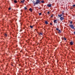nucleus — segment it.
Here are the masks:
<instances>
[{
  "label": "nucleus",
  "instance_id": "21",
  "mask_svg": "<svg viewBox=\"0 0 75 75\" xmlns=\"http://www.w3.org/2000/svg\"><path fill=\"white\" fill-rule=\"evenodd\" d=\"M39 16H40V15H41L42 14V13H39Z\"/></svg>",
  "mask_w": 75,
  "mask_h": 75
},
{
  "label": "nucleus",
  "instance_id": "1",
  "mask_svg": "<svg viewBox=\"0 0 75 75\" xmlns=\"http://www.w3.org/2000/svg\"><path fill=\"white\" fill-rule=\"evenodd\" d=\"M36 1H33V3L34 4V6H35L37 4H41V2L42 3H44V1L42 0L41 1V0H35Z\"/></svg>",
  "mask_w": 75,
  "mask_h": 75
},
{
  "label": "nucleus",
  "instance_id": "10",
  "mask_svg": "<svg viewBox=\"0 0 75 75\" xmlns=\"http://www.w3.org/2000/svg\"><path fill=\"white\" fill-rule=\"evenodd\" d=\"M70 44L71 45H73V42H70Z\"/></svg>",
  "mask_w": 75,
  "mask_h": 75
},
{
  "label": "nucleus",
  "instance_id": "28",
  "mask_svg": "<svg viewBox=\"0 0 75 75\" xmlns=\"http://www.w3.org/2000/svg\"><path fill=\"white\" fill-rule=\"evenodd\" d=\"M10 22L11 23H12V22H11V21H10Z\"/></svg>",
  "mask_w": 75,
  "mask_h": 75
},
{
  "label": "nucleus",
  "instance_id": "9",
  "mask_svg": "<svg viewBox=\"0 0 75 75\" xmlns=\"http://www.w3.org/2000/svg\"><path fill=\"white\" fill-rule=\"evenodd\" d=\"M54 23H57V20L55 19V20H54Z\"/></svg>",
  "mask_w": 75,
  "mask_h": 75
},
{
  "label": "nucleus",
  "instance_id": "5",
  "mask_svg": "<svg viewBox=\"0 0 75 75\" xmlns=\"http://www.w3.org/2000/svg\"><path fill=\"white\" fill-rule=\"evenodd\" d=\"M39 35H43V33H41L40 32H39V33H38Z\"/></svg>",
  "mask_w": 75,
  "mask_h": 75
},
{
  "label": "nucleus",
  "instance_id": "13",
  "mask_svg": "<svg viewBox=\"0 0 75 75\" xmlns=\"http://www.w3.org/2000/svg\"><path fill=\"white\" fill-rule=\"evenodd\" d=\"M58 16H59V17H61V16H63V15H62L61 14H60V15H59Z\"/></svg>",
  "mask_w": 75,
  "mask_h": 75
},
{
  "label": "nucleus",
  "instance_id": "34",
  "mask_svg": "<svg viewBox=\"0 0 75 75\" xmlns=\"http://www.w3.org/2000/svg\"><path fill=\"white\" fill-rule=\"evenodd\" d=\"M29 74H30V72H29Z\"/></svg>",
  "mask_w": 75,
  "mask_h": 75
},
{
  "label": "nucleus",
  "instance_id": "14",
  "mask_svg": "<svg viewBox=\"0 0 75 75\" xmlns=\"http://www.w3.org/2000/svg\"><path fill=\"white\" fill-rule=\"evenodd\" d=\"M7 35L6 33H5L4 34V37H7Z\"/></svg>",
  "mask_w": 75,
  "mask_h": 75
},
{
  "label": "nucleus",
  "instance_id": "11",
  "mask_svg": "<svg viewBox=\"0 0 75 75\" xmlns=\"http://www.w3.org/2000/svg\"><path fill=\"white\" fill-rule=\"evenodd\" d=\"M64 12H65V11H63L62 12V13H61L62 15H63V16H64Z\"/></svg>",
  "mask_w": 75,
  "mask_h": 75
},
{
  "label": "nucleus",
  "instance_id": "27",
  "mask_svg": "<svg viewBox=\"0 0 75 75\" xmlns=\"http://www.w3.org/2000/svg\"><path fill=\"white\" fill-rule=\"evenodd\" d=\"M74 35H75V32H74Z\"/></svg>",
  "mask_w": 75,
  "mask_h": 75
},
{
  "label": "nucleus",
  "instance_id": "22",
  "mask_svg": "<svg viewBox=\"0 0 75 75\" xmlns=\"http://www.w3.org/2000/svg\"><path fill=\"white\" fill-rule=\"evenodd\" d=\"M11 9V8L9 7L8 8V10H10Z\"/></svg>",
  "mask_w": 75,
  "mask_h": 75
},
{
  "label": "nucleus",
  "instance_id": "7",
  "mask_svg": "<svg viewBox=\"0 0 75 75\" xmlns=\"http://www.w3.org/2000/svg\"><path fill=\"white\" fill-rule=\"evenodd\" d=\"M62 38V40H67V38H65L64 37V38Z\"/></svg>",
  "mask_w": 75,
  "mask_h": 75
},
{
  "label": "nucleus",
  "instance_id": "12",
  "mask_svg": "<svg viewBox=\"0 0 75 75\" xmlns=\"http://www.w3.org/2000/svg\"><path fill=\"white\" fill-rule=\"evenodd\" d=\"M45 24H48V21H45Z\"/></svg>",
  "mask_w": 75,
  "mask_h": 75
},
{
  "label": "nucleus",
  "instance_id": "29",
  "mask_svg": "<svg viewBox=\"0 0 75 75\" xmlns=\"http://www.w3.org/2000/svg\"><path fill=\"white\" fill-rule=\"evenodd\" d=\"M20 52H22V51L21 50V51H20Z\"/></svg>",
  "mask_w": 75,
  "mask_h": 75
},
{
  "label": "nucleus",
  "instance_id": "24",
  "mask_svg": "<svg viewBox=\"0 0 75 75\" xmlns=\"http://www.w3.org/2000/svg\"><path fill=\"white\" fill-rule=\"evenodd\" d=\"M73 7H75V4L73 5Z\"/></svg>",
  "mask_w": 75,
  "mask_h": 75
},
{
  "label": "nucleus",
  "instance_id": "32",
  "mask_svg": "<svg viewBox=\"0 0 75 75\" xmlns=\"http://www.w3.org/2000/svg\"><path fill=\"white\" fill-rule=\"evenodd\" d=\"M39 9H40V8H39Z\"/></svg>",
  "mask_w": 75,
  "mask_h": 75
},
{
  "label": "nucleus",
  "instance_id": "31",
  "mask_svg": "<svg viewBox=\"0 0 75 75\" xmlns=\"http://www.w3.org/2000/svg\"><path fill=\"white\" fill-rule=\"evenodd\" d=\"M27 73V71H26V73Z\"/></svg>",
  "mask_w": 75,
  "mask_h": 75
},
{
  "label": "nucleus",
  "instance_id": "8",
  "mask_svg": "<svg viewBox=\"0 0 75 75\" xmlns=\"http://www.w3.org/2000/svg\"><path fill=\"white\" fill-rule=\"evenodd\" d=\"M70 21V24H73V21H69V22Z\"/></svg>",
  "mask_w": 75,
  "mask_h": 75
},
{
  "label": "nucleus",
  "instance_id": "6",
  "mask_svg": "<svg viewBox=\"0 0 75 75\" xmlns=\"http://www.w3.org/2000/svg\"><path fill=\"white\" fill-rule=\"evenodd\" d=\"M47 6H48V7H51V6H52V5H51V4H49L48 5H47Z\"/></svg>",
  "mask_w": 75,
  "mask_h": 75
},
{
  "label": "nucleus",
  "instance_id": "17",
  "mask_svg": "<svg viewBox=\"0 0 75 75\" xmlns=\"http://www.w3.org/2000/svg\"><path fill=\"white\" fill-rule=\"evenodd\" d=\"M54 16V15H52V16H51L50 18H53V16Z\"/></svg>",
  "mask_w": 75,
  "mask_h": 75
},
{
  "label": "nucleus",
  "instance_id": "20",
  "mask_svg": "<svg viewBox=\"0 0 75 75\" xmlns=\"http://www.w3.org/2000/svg\"><path fill=\"white\" fill-rule=\"evenodd\" d=\"M30 28H33V26H30Z\"/></svg>",
  "mask_w": 75,
  "mask_h": 75
},
{
  "label": "nucleus",
  "instance_id": "3",
  "mask_svg": "<svg viewBox=\"0 0 75 75\" xmlns=\"http://www.w3.org/2000/svg\"><path fill=\"white\" fill-rule=\"evenodd\" d=\"M56 30H57V31H58V33H61V30H58V28H57L56 29Z\"/></svg>",
  "mask_w": 75,
  "mask_h": 75
},
{
  "label": "nucleus",
  "instance_id": "4",
  "mask_svg": "<svg viewBox=\"0 0 75 75\" xmlns=\"http://www.w3.org/2000/svg\"><path fill=\"white\" fill-rule=\"evenodd\" d=\"M60 19L61 21H62V20H64L65 19V18L64 17H60Z\"/></svg>",
  "mask_w": 75,
  "mask_h": 75
},
{
  "label": "nucleus",
  "instance_id": "26",
  "mask_svg": "<svg viewBox=\"0 0 75 75\" xmlns=\"http://www.w3.org/2000/svg\"><path fill=\"white\" fill-rule=\"evenodd\" d=\"M11 66H13V65L12 64H11Z\"/></svg>",
  "mask_w": 75,
  "mask_h": 75
},
{
  "label": "nucleus",
  "instance_id": "16",
  "mask_svg": "<svg viewBox=\"0 0 75 75\" xmlns=\"http://www.w3.org/2000/svg\"><path fill=\"white\" fill-rule=\"evenodd\" d=\"M14 3H17V1L16 0H14Z\"/></svg>",
  "mask_w": 75,
  "mask_h": 75
},
{
  "label": "nucleus",
  "instance_id": "19",
  "mask_svg": "<svg viewBox=\"0 0 75 75\" xmlns=\"http://www.w3.org/2000/svg\"><path fill=\"white\" fill-rule=\"evenodd\" d=\"M21 3H24V1H21Z\"/></svg>",
  "mask_w": 75,
  "mask_h": 75
},
{
  "label": "nucleus",
  "instance_id": "25",
  "mask_svg": "<svg viewBox=\"0 0 75 75\" xmlns=\"http://www.w3.org/2000/svg\"><path fill=\"white\" fill-rule=\"evenodd\" d=\"M50 25H52V23H50Z\"/></svg>",
  "mask_w": 75,
  "mask_h": 75
},
{
  "label": "nucleus",
  "instance_id": "15",
  "mask_svg": "<svg viewBox=\"0 0 75 75\" xmlns=\"http://www.w3.org/2000/svg\"><path fill=\"white\" fill-rule=\"evenodd\" d=\"M29 11H30L31 12H32L33 11V9H31V8H30L29 9Z\"/></svg>",
  "mask_w": 75,
  "mask_h": 75
},
{
  "label": "nucleus",
  "instance_id": "30",
  "mask_svg": "<svg viewBox=\"0 0 75 75\" xmlns=\"http://www.w3.org/2000/svg\"><path fill=\"white\" fill-rule=\"evenodd\" d=\"M22 1H25V0H22Z\"/></svg>",
  "mask_w": 75,
  "mask_h": 75
},
{
  "label": "nucleus",
  "instance_id": "23",
  "mask_svg": "<svg viewBox=\"0 0 75 75\" xmlns=\"http://www.w3.org/2000/svg\"><path fill=\"white\" fill-rule=\"evenodd\" d=\"M47 14H50V12H48Z\"/></svg>",
  "mask_w": 75,
  "mask_h": 75
},
{
  "label": "nucleus",
  "instance_id": "33",
  "mask_svg": "<svg viewBox=\"0 0 75 75\" xmlns=\"http://www.w3.org/2000/svg\"><path fill=\"white\" fill-rule=\"evenodd\" d=\"M30 70H31V69H30Z\"/></svg>",
  "mask_w": 75,
  "mask_h": 75
},
{
  "label": "nucleus",
  "instance_id": "35",
  "mask_svg": "<svg viewBox=\"0 0 75 75\" xmlns=\"http://www.w3.org/2000/svg\"><path fill=\"white\" fill-rule=\"evenodd\" d=\"M14 27H15V26H14Z\"/></svg>",
  "mask_w": 75,
  "mask_h": 75
},
{
  "label": "nucleus",
  "instance_id": "2",
  "mask_svg": "<svg viewBox=\"0 0 75 75\" xmlns=\"http://www.w3.org/2000/svg\"><path fill=\"white\" fill-rule=\"evenodd\" d=\"M69 25L70 28L72 29H74V25L73 24H69Z\"/></svg>",
  "mask_w": 75,
  "mask_h": 75
},
{
  "label": "nucleus",
  "instance_id": "18",
  "mask_svg": "<svg viewBox=\"0 0 75 75\" xmlns=\"http://www.w3.org/2000/svg\"><path fill=\"white\" fill-rule=\"evenodd\" d=\"M24 9L25 10H27V7H25Z\"/></svg>",
  "mask_w": 75,
  "mask_h": 75
}]
</instances>
